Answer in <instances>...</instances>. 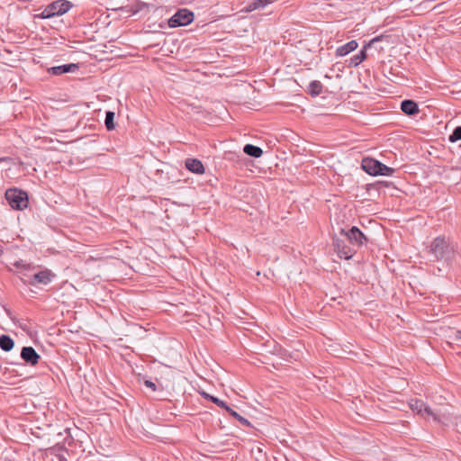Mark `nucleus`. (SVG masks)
<instances>
[{"label":"nucleus","mask_w":461,"mask_h":461,"mask_svg":"<svg viewBox=\"0 0 461 461\" xmlns=\"http://www.w3.org/2000/svg\"><path fill=\"white\" fill-rule=\"evenodd\" d=\"M73 5L71 2L67 0H59V15L66 14L72 8Z\"/></svg>","instance_id":"20"},{"label":"nucleus","mask_w":461,"mask_h":461,"mask_svg":"<svg viewBox=\"0 0 461 461\" xmlns=\"http://www.w3.org/2000/svg\"><path fill=\"white\" fill-rule=\"evenodd\" d=\"M410 408L417 414L425 419L432 418L434 420H438V414L433 411L425 402L418 399H412L409 402Z\"/></svg>","instance_id":"3"},{"label":"nucleus","mask_w":461,"mask_h":461,"mask_svg":"<svg viewBox=\"0 0 461 461\" xmlns=\"http://www.w3.org/2000/svg\"><path fill=\"white\" fill-rule=\"evenodd\" d=\"M68 285L70 287L71 290H75V287L72 285L68 284Z\"/></svg>","instance_id":"28"},{"label":"nucleus","mask_w":461,"mask_h":461,"mask_svg":"<svg viewBox=\"0 0 461 461\" xmlns=\"http://www.w3.org/2000/svg\"><path fill=\"white\" fill-rule=\"evenodd\" d=\"M193 19L194 14L192 12L186 9H182L179 10L168 20V25L172 28L185 26L189 24L193 21Z\"/></svg>","instance_id":"4"},{"label":"nucleus","mask_w":461,"mask_h":461,"mask_svg":"<svg viewBox=\"0 0 461 461\" xmlns=\"http://www.w3.org/2000/svg\"><path fill=\"white\" fill-rule=\"evenodd\" d=\"M362 168L371 176H391L394 169L372 158H365L362 160Z\"/></svg>","instance_id":"1"},{"label":"nucleus","mask_w":461,"mask_h":461,"mask_svg":"<svg viewBox=\"0 0 461 461\" xmlns=\"http://www.w3.org/2000/svg\"><path fill=\"white\" fill-rule=\"evenodd\" d=\"M384 38V36L381 35L372 39L366 45H365L364 49L357 55L351 59V64L354 67L358 66L366 58V50L375 45V43L383 41Z\"/></svg>","instance_id":"7"},{"label":"nucleus","mask_w":461,"mask_h":461,"mask_svg":"<svg viewBox=\"0 0 461 461\" xmlns=\"http://www.w3.org/2000/svg\"><path fill=\"white\" fill-rule=\"evenodd\" d=\"M66 432H67L68 434H70V433H69V429H66Z\"/></svg>","instance_id":"30"},{"label":"nucleus","mask_w":461,"mask_h":461,"mask_svg":"<svg viewBox=\"0 0 461 461\" xmlns=\"http://www.w3.org/2000/svg\"><path fill=\"white\" fill-rule=\"evenodd\" d=\"M341 233L344 234L348 240L355 246H361L366 240L365 235L357 227H352L348 231L342 230Z\"/></svg>","instance_id":"6"},{"label":"nucleus","mask_w":461,"mask_h":461,"mask_svg":"<svg viewBox=\"0 0 461 461\" xmlns=\"http://www.w3.org/2000/svg\"><path fill=\"white\" fill-rule=\"evenodd\" d=\"M63 459H65V457H63L61 455H59V460L62 461Z\"/></svg>","instance_id":"29"},{"label":"nucleus","mask_w":461,"mask_h":461,"mask_svg":"<svg viewBox=\"0 0 461 461\" xmlns=\"http://www.w3.org/2000/svg\"><path fill=\"white\" fill-rule=\"evenodd\" d=\"M358 44L356 41H351L340 47H339L336 50L337 56L343 57L355 50L357 48Z\"/></svg>","instance_id":"11"},{"label":"nucleus","mask_w":461,"mask_h":461,"mask_svg":"<svg viewBox=\"0 0 461 461\" xmlns=\"http://www.w3.org/2000/svg\"><path fill=\"white\" fill-rule=\"evenodd\" d=\"M201 394H202L204 398H206V399H208V400H210V401H211V397H213L212 395H210V394H208V393H205V392H202V393H201Z\"/></svg>","instance_id":"26"},{"label":"nucleus","mask_w":461,"mask_h":461,"mask_svg":"<svg viewBox=\"0 0 461 461\" xmlns=\"http://www.w3.org/2000/svg\"><path fill=\"white\" fill-rule=\"evenodd\" d=\"M322 85L320 81H312L309 84V92L312 95L316 96L321 93Z\"/></svg>","instance_id":"16"},{"label":"nucleus","mask_w":461,"mask_h":461,"mask_svg":"<svg viewBox=\"0 0 461 461\" xmlns=\"http://www.w3.org/2000/svg\"><path fill=\"white\" fill-rule=\"evenodd\" d=\"M185 166L187 170L196 175H203L205 172V168L202 161L197 158H186Z\"/></svg>","instance_id":"10"},{"label":"nucleus","mask_w":461,"mask_h":461,"mask_svg":"<svg viewBox=\"0 0 461 461\" xmlns=\"http://www.w3.org/2000/svg\"><path fill=\"white\" fill-rule=\"evenodd\" d=\"M49 71L53 75H58V66L50 68Z\"/></svg>","instance_id":"25"},{"label":"nucleus","mask_w":461,"mask_h":461,"mask_svg":"<svg viewBox=\"0 0 461 461\" xmlns=\"http://www.w3.org/2000/svg\"><path fill=\"white\" fill-rule=\"evenodd\" d=\"M14 346V339L8 335H1L0 336V348L5 352H8L13 349Z\"/></svg>","instance_id":"14"},{"label":"nucleus","mask_w":461,"mask_h":461,"mask_svg":"<svg viewBox=\"0 0 461 461\" xmlns=\"http://www.w3.org/2000/svg\"><path fill=\"white\" fill-rule=\"evenodd\" d=\"M455 336H456V339H460V340H461V330H456V335H455Z\"/></svg>","instance_id":"27"},{"label":"nucleus","mask_w":461,"mask_h":461,"mask_svg":"<svg viewBox=\"0 0 461 461\" xmlns=\"http://www.w3.org/2000/svg\"><path fill=\"white\" fill-rule=\"evenodd\" d=\"M334 248L340 258L349 259L353 257V250L348 246L345 245L344 242L339 239H334Z\"/></svg>","instance_id":"8"},{"label":"nucleus","mask_w":461,"mask_h":461,"mask_svg":"<svg viewBox=\"0 0 461 461\" xmlns=\"http://www.w3.org/2000/svg\"><path fill=\"white\" fill-rule=\"evenodd\" d=\"M78 69V65L71 63L68 65H59V74L61 73H75Z\"/></svg>","instance_id":"18"},{"label":"nucleus","mask_w":461,"mask_h":461,"mask_svg":"<svg viewBox=\"0 0 461 461\" xmlns=\"http://www.w3.org/2000/svg\"><path fill=\"white\" fill-rule=\"evenodd\" d=\"M211 402L218 405L219 407L226 410L227 411H230V407L223 401L220 400L217 397H211Z\"/></svg>","instance_id":"23"},{"label":"nucleus","mask_w":461,"mask_h":461,"mask_svg":"<svg viewBox=\"0 0 461 461\" xmlns=\"http://www.w3.org/2000/svg\"><path fill=\"white\" fill-rule=\"evenodd\" d=\"M450 142H456L461 140V126L456 127L448 138Z\"/></svg>","instance_id":"22"},{"label":"nucleus","mask_w":461,"mask_h":461,"mask_svg":"<svg viewBox=\"0 0 461 461\" xmlns=\"http://www.w3.org/2000/svg\"><path fill=\"white\" fill-rule=\"evenodd\" d=\"M450 247L444 237H437L430 245V252L437 258H443L449 252Z\"/></svg>","instance_id":"5"},{"label":"nucleus","mask_w":461,"mask_h":461,"mask_svg":"<svg viewBox=\"0 0 461 461\" xmlns=\"http://www.w3.org/2000/svg\"><path fill=\"white\" fill-rule=\"evenodd\" d=\"M114 113L113 112H107L105 116V125L106 128L111 131L114 129L113 122Z\"/></svg>","instance_id":"21"},{"label":"nucleus","mask_w":461,"mask_h":461,"mask_svg":"<svg viewBox=\"0 0 461 461\" xmlns=\"http://www.w3.org/2000/svg\"><path fill=\"white\" fill-rule=\"evenodd\" d=\"M51 279L50 272L48 270L41 271L33 276V284H48Z\"/></svg>","instance_id":"13"},{"label":"nucleus","mask_w":461,"mask_h":461,"mask_svg":"<svg viewBox=\"0 0 461 461\" xmlns=\"http://www.w3.org/2000/svg\"><path fill=\"white\" fill-rule=\"evenodd\" d=\"M232 417H234L235 419H237L242 425L246 426V427H250L251 426V423L249 422V420H247L246 418L240 416L237 411H235L234 410H232L230 408V411H228Z\"/></svg>","instance_id":"19"},{"label":"nucleus","mask_w":461,"mask_h":461,"mask_svg":"<svg viewBox=\"0 0 461 461\" xmlns=\"http://www.w3.org/2000/svg\"><path fill=\"white\" fill-rule=\"evenodd\" d=\"M21 357L30 365H36L40 359V355L32 347H23L21 351Z\"/></svg>","instance_id":"9"},{"label":"nucleus","mask_w":461,"mask_h":461,"mask_svg":"<svg viewBox=\"0 0 461 461\" xmlns=\"http://www.w3.org/2000/svg\"><path fill=\"white\" fill-rule=\"evenodd\" d=\"M401 109L408 115H412L419 112L417 104L411 100H405L402 102Z\"/></svg>","instance_id":"12"},{"label":"nucleus","mask_w":461,"mask_h":461,"mask_svg":"<svg viewBox=\"0 0 461 461\" xmlns=\"http://www.w3.org/2000/svg\"><path fill=\"white\" fill-rule=\"evenodd\" d=\"M144 384L149 387V389H151L152 391H156L157 390V386L155 384V383L149 381V380H145L144 381Z\"/></svg>","instance_id":"24"},{"label":"nucleus","mask_w":461,"mask_h":461,"mask_svg":"<svg viewBox=\"0 0 461 461\" xmlns=\"http://www.w3.org/2000/svg\"><path fill=\"white\" fill-rule=\"evenodd\" d=\"M243 150L247 155L254 158H260L263 154V151L259 147L251 144H247Z\"/></svg>","instance_id":"15"},{"label":"nucleus","mask_w":461,"mask_h":461,"mask_svg":"<svg viewBox=\"0 0 461 461\" xmlns=\"http://www.w3.org/2000/svg\"><path fill=\"white\" fill-rule=\"evenodd\" d=\"M6 199L12 208L22 210L27 207L26 194L16 189H9L5 193Z\"/></svg>","instance_id":"2"},{"label":"nucleus","mask_w":461,"mask_h":461,"mask_svg":"<svg viewBox=\"0 0 461 461\" xmlns=\"http://www.w3.org/2000/svg\"><path fill=\"white\" fill-rule=\"evenodd\" d=\"M58 4V1H54L52 2L47 8H45L41 16L42 18H50V17H52L56 14L55 13V8H56V5Z\"/></svg>","instance_id":"17"}]
</instances>
